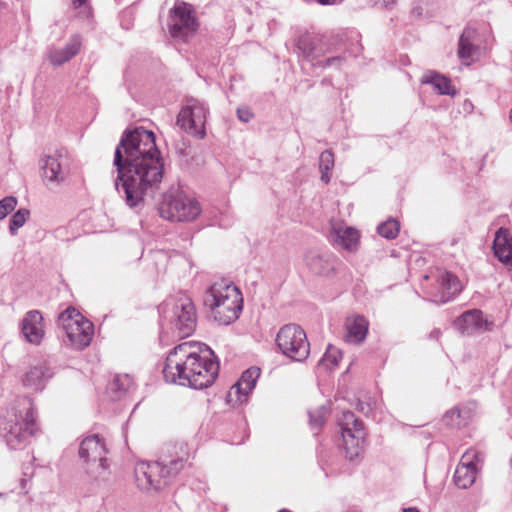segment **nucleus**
Returning a JSON list of instances; mask_svg holds the SVG:
<instances>
[{
  "label": "nucleus",
  "mask_w": 512,
  "mask_h": 512,
  "mask_svg": "<svg viewBox=\"0 0 512 512\" xmlns=\"http://www.w3.org/2000/svg\"><path fill=\"white\" fill-rule=\"evenodd\" d=\"M17 203L18 200L15 196H6L0 200V221L16 208Z\"/></svg>",
  "instance_id": "nucleus-36"
},
{
  "label": "nucleus",
  "mask_w": 512,
  "mask_h": 512,
  "mask_svg": "<svg viewBox=\"0 0 512 512\" xmlns=\"http://www.w3.org/2000/svg\"><path fill=\"white\" fill-rule=\"evenodd\" d=\"M211 317L220 325H229L239 318L243 297L237 286L226 280L213 283L203 297Z\"/></svg>",
  "instance_id": "nucleus-3"
},
{
  "label": "nucleus",
  "mask_w": 512,
  "mask_h": 512,
  "mask_svg": "<svg viewBox=\"0 0 512 512\" xmlns=\"http://www.w3.org/2000/svg\"><path fill=\"white\" fill-rule=\"evenodd\" d=\"M219 369L218 357L208 345L190 341L169 352L163 375L167 382L201 390L215 382Z\"/></svg>",
  "instance_id": "nucleus-2"
},
{
  "label": "nucleus",
  "mask_w": 512,
  "mask_h": 512,
  "mask_svg": "<svg viewBox=\"0 0 512 512\" xmlns=\"http://www.w3.org/2000/svg\"><path fill=\"white\" fill-rule=\"evenodd\" d=\"M260 369L258 367H250L245 370L240 379L231 387V391L235 390V393L240 397H247L254 389L257 379L260 376ZM231 395V393H229Z\"/></svg>",
  "instance_id": "nucleus-25"
},
{
  "label": "nucleus",
  "mask_w": 512,
  "mask_h": 512,
  "mask_svg": "<svg viewBox=\"0 0 512 512\" xmlns=\"http://www.w3.org/2000/svg\"><path fill=\"white\" fill-rule=\"evenodd\" d=\"M338 425L343 441L345 458L354 465L361 461L366 442V431L363 421L351 411H343L338 418Z\"/></svg>",
  "instance_id": "nucleus-7"
},
{
  "label": "nucleus",
  "mask_w": 512,
  "mask_h": 512,
  "mask_svg": "<svg viewBox=\"0 0 512 512\" xmlns=\"http://www.w3.org/2000/svg\"><path fill=\"white\" fill-rule=\"evenodd\" d=\"M81 41L78 35L73 36L65 45L64 49L73 58L80 50Z\"/></svg>",
  "instance_id": "nucleus-42"
},
{
  "label": "nucleus",
  "mask_w": 512,
  "mask_h": 512,
  "mask_svg": "<svg viewBox=\"0 0 512 512\" xmlns=\"http://www.w3.org/2000/svg\"><path fill=\"white\" fill-rule=\"evenodd\" d=\"M440 334H441V331L439 329H434L433 331H431L429 337L431 339H438Z\"/></svg>",
  "instance_id": "nucleus-46"
},
{
  "label": "nucleus",
  "mask_w": 512,
  "mask_h": 512,
  "mask_svg": "<svg viewBox=\"0 0 512 512\" xmlns=\"http://www.w3.org/2000/svg\"><path fill=\"white\" fill-rule=\"evenodd\" d=\"M421 83L432 85L441 95L454 96L457 93L456 89L451 84L450 78L435 71L426 73L422 77Z\"/></svg>",
  "instance_id": "nucleus-26"
},
{
  "label": "nucleus",
  "mask_w": 512,
  "mask_h": 512,
  "mask_svg": "<svg viewBox=\"0 0 512 512\" xmlns=\"http://www.w3.org/2000/svg\"><path fill=\"white\" fill-rule=\"evenodd\" d=\"M71 2L75 9H81L80 13L83 17L89 18L91 16V8L88 4V0H71Z\"/></svg>",
  "instance_id": "nucleus-43"
},
{
  "label": "nucleus",
  "mask_w": 512,
  "mask_h": 512,
  "mask_svg": "<svg viewBox=\"0 0 512 512\" xmlns=\"http://www.w3.org/2000/svg\"><path fill=\"white\" fill-rule=\"evenodd\" d=\"M278 350L293 361L302 362L310 354V344L305 331L297 324H286L276 335Z\"/></svg>",
  "instance_id": "nucleus-9"
},
{
  "label": "nucleus",
  "mask_w": 512,
  "mask_h": 512,
  "mask_svg": "<svg viewBox=\"0 0 512 512\" xmlns=\"http://www.w3.org/2000/svg\"><path fill=\"white\" fill-rule=\"evenodd\" d=\"M328 82H329V81H328V79H326V78L322 80V83H323V84H328Z\"/></svg>",
  "instance_id": "nucleus-51"
},
{
  "label": "nucleus",
  "mask_w": 512,
  "mask_h": 512,
  "mask_svg": "<svg viewBox=\"0 0 512 512\" xmlns=\"http://www.w3.org/2000/svg\"><path fill=\"white\" fill-rule=\"evenodd\" d=\"M342 358V352L335 346L329 344L325 354L319 360L318 365L326 369H334Z\"/></svg>",
  "instance_id": "nucleus-31"
},
{
  "label": "nucleus",
  "mask_w": 512,
  "mask_h": 512,
  "mask_svg": "<svg viewBox=\"0 0 512 512\" xmlns=\"http://www.w3.org/2000/svg\"><path fill=\"white\" fill-rule=\"evenodd\" d=\"M334 167V154L331 150L323 151L319 156V171L321 173V181L328 184L331 180L329 172Z\"/></svg>",
  "instance_id": "nucleus-30"
},
{
  "label": "nucleus",
  "mask_w": 512,
  "mask_h": 512,
  "mask_svg": "<svg viewBox=\"0 0 512 512\" xmlns=\"http://www.w3.org/2000/svg\"><path fill=\"white\" fill-rule=\"evenodd\" d=\"M54 370L47 360L38 361L22 376L21 381L26 388L41 391L53 377Z\"/></svg>",
  "instance_id": "nucleus-18"
},
{
  "label": "nucleus",
  "mask_w": 512,
  "mask_h": 512,
  "mask_svg": "<svg viewBox=\"0 0 512 512\" xmlns=\"http://www.w3.org/2000/svg\"><path fill=\"white\" fill-rule=\"evenodd\" d=\"M179 153H180V154H182V155H187V154L185 153V150H184V149L179 150Z\"/></svg>",
  "instance_id": "nucleus-49"
},
{
  "label": "nucleus",
  "mask_w": 512,
  "mask_h": 512,
  "mask_svg": "<svg viewBox=\"0 0 512 512\" xmlns=\"http://www.w3.org/2000/svg\"><path fill=\"white\" fill-rule=\"evenodd\" d=\"M134 382L128 374L116 375L108 385V391L114 400L121 399L131 390Z\"/></svg>",
  "instance_id": "nucleus-29"
},
{
  "label": "nucleus",
  "mask_w": 512,
  "mask_h": 512,
  "mask_svg": "<svg viewBox=\"0 0 512 512\" xmlns=\"http://www.w3.org/2000/svg\"><path fill=\"white\" fill-rule=\"evenodd\" d=\"M461 417V411L459 409H451L447 411L443 417V421L447 426L459 427L461 425L459 418Z\"/></svg>",
  "instance_id": "nucleus-40"
},
{
  "label": "nucleus",
  "mask_w": 512,
  "mask_h": 512,
  "mask_svg": "<svg viewBox=\"0 0 512 512\" xmlns=\"http://www.w3.org/2000/svg\"><path fill=\"white\" fill-rule=\"evenodd\" d=\"M493 251L495 257L501 263L512 268V237H510L507 230L500 228L495 233Z\"/></svg>",
  "instance_id": "nucleus-23"
},
{
  "label": "nucleus",
  "mask_w": 512,
  "mask_h": 512,
  "mask_svg": "<svg viewBox=\"0 0 512 512\" xmlns=\"http://www.w3.org/2000/svg\"><path fill=\"white\" fill-rule=\"evenodd\" d=\"M479 52V41L477 30L465 27L458 41V57L462 61L473 60Z\"/></svg>",
  "instance_id": "nucleus-21"
},
{
  "label": "nucleus",
  "mask_w": 512,
  "mask_h": 512,
  "mask_svg": "<svg viewBox=\"0 0 512 512\" xmlns=\"http://www.w3.org/2000/svg\"><path fill=\"white\" fill-rule=\"evenodd\" d=\"M42 178L45 182L59 184L69 174V158L60 151L41 159Z\"/></svg>",
  "instance_id": "nucleus-14"
},
{
  "label": "nucleus",
  "mask_w": 512,
  "mask_h": 512,
  "mask_svg": "<svg viewBox=\"0 0 512 512\" xmlns=\"http://www.w3.org/2000/svg\"><path fill=\"white\" fill-rule=\"evenodd\" d=\"M113 166L118 194L129 208L142 209L145 196L159 189L164 175V162L155 134L144 127L126 129L116 146Z\"/></svg>",
  "instance_id": "nucleus-1"
},
{
  "label": "nucleus",
  "mask_w": 512,
  "mask_h": 512,
  "mask_svg": "<svg viewBox=\"0 0 512 512\" xmlns=\"http://www.w3.org/2000/svg\"><path fill=\"white\" fill-rule=\"evenodd\" d=\"M483 460V455L477 451H467L463 454L461 462L454 472V483L458 488L467 489L475 482L477 467L476 463Z\"/></svg>",
  "instance_id": "nucleus-15"
},
{
  "label": "nucleus",
  "mask_w": 512,
  "mask_h": 512,
  "mask_svg": "<svg viewBox=\"0 0 512 512\" xmlns=\"http://www.w3.org/2000/svg\"><path fill=\"white\" fill-rule=\"evenodd\" d=\"M304 261L311 273L323 277L333 276L340 264L338 258L329 251L311 250L305 255Z\"/></svg>",
  "instance_id": "nucleus-16"
},
{
  "label": "nucleus",
  "mask_w": 512,
  "mask_h": 512,
  "mask_svg": "<svg viewBox=\"0 0 512 512\" xmlns=\"http://www.w3.org/2000/svg\"><path fill=\"white\" fill-rule=\"evenodd\" d=\"M78 454L83 461L84 472L90 480L96 482L107 480L110 471L104 438L99 434L87 436L81 441Z\"/></svg>",
  "instance_id": "nucleus-6"
},
{
  "label": "nucleus",
  "mask_w": 512,
  "mask_h": 512,
  "mask_svg": "<svg viewBox=\"0 0 512 512\" xmlns=\"http://www.w3.org/2000/svg\"><path fill=\"white\" fill-rule=\"evenodd\" d=\"M81 317L83 316L74 307H68L58 316L57 324L66 328L73 324L75 320L81 319Z\"/></svg>",
  "instance_id": "nucleus-35"
},
{
  "label": "nucleus",
  "mask_w": 512,
  "mask_h": 512,
  "mask_svg": "<svg viewBox=\"0 0 512 512\" xmlns=\"http://www.w3.org/2000/svg\"><path fill=\"white\" fill-rule=\"evenodd\" d=\"M345 62L346 57L344 55H332L331 53L321 58L320 61L316 63V68L322 70L328 67L340 69Z\"/></svg>",
  "instance_id": "nucleus-34"
},
{
  "label": "nucleus",
  "mask_w": 512,
  "mask_h": 512,
  "mask_svg": "<svg viewBox=\"0 0 512 512\" xmlns=\"http://www.w3.org/2000/svg\"><path fill=\"white\" fill-rule=\"evenodd\" d=\"M208 108L196 99L188 100V104L181 109L177 116V125L185 132L203 139L206 136V118Z\"/></svg>",
  "instance_id": "nucleus-11"
},
{
  "label": "nucleus",
  "mask_w": 512,
  "mask_h": 512,
  "mask_svg": "<svg viewBox=\"0 0 512 512\" xmlns=\"http://www.w3.org/2000/svg\"><path fill=\"white\" fill-rule=\"evenodd\" d=\"M330 237L334 245L352 252L358 247L360 234L353 227H345L333 229Z\"/></svg>",
  "instance_id": "nucleus-24"
},
{
  "label": "nucleus",
  "mask_w": 512,
  "mask_h": 512,
  "mask_svg": "<svg viewBox=\"0 0 512 512\" xmlns=\"http://www.w3.org/2000/svg\"><path fill=\"white\" fill-rule=\"evenodd\" d=\"M278 512H291V511H290V510H288V509H281V510H279Z\"/></svg>",
  "instance_id": "nucleus-50"
},
{
  "label": "nucleus",
  "mask_w": 512,
  "mask_h": 512,
  "mask_svg": "<svg viewBox=\"0 0 512 512\" xmlns=\"http://www.w3.org/2000/svg\"><path fill=\"white\" fill-rule=\"evenodd\" d=\"M26 482H27V480L22 479V481H21V486H22V488H23V489H24V488H25V486H26Z\"/></svg>",
  "instance_id": "nucleus-48"
},
{
  "label": "nucleus",
  "mask_w": 512,
  "mask_h": 512,
  "mask_svg": "<svg viewBox=\"0 0 512 512\" xmlns=\"http://www.w3.org/2000/svg\"><path fill=\"white\" fill-rule=\"evenodd\" d=\"M159 456H170V459L181 460L182 463L188 464L190 458L188 444L183 441L166 443L161 448Z\"/></svg>",
  "instance_id": "nucleus-28"
},
{
  "label": "nucleus",
  "mask_w": 512,
  "mask_h": 512,
  "mask_svg": "<svg viewBox=\"0 0 512 512\" xmlns=\"http://www.w3.org/2000/svg\"><path fill=\"white\" fill-rule=\"evenodd\" d=\"M377 407V400L373 397H367L366 400L358 399L356 409L366 416H369Z\"/></svg>",
  "instance_id": "nucleus-39"
},
{
  "label": "nucleus",
  "mask_w": 512,
  "mask_h": 512,
  "mask_svg": "<svg viewBox=\"0 0 512 512\" xmlns=\"http://www.w3.org/2000/svg\"><path fill=\"white\" fill-rule=\"evenodd\" d=\"M33 435V430L25 429L16 414L0 418V436L5 440L9 449L22 448L27 439Z\"/></svg>",
  "instance_id": "nucleus-13"
},
{
  "label": "nucleus",
  "mask_w": 512,
  "mask_h": 512,
  "mask_svg": "<svg viewBox=\"0 0 512 512\" xmlns=\"http://www.w3.org/2000/svg\"><path fill=\"white\" fill-rule=\"evenodd\" d=\"M368 326V321L364 316L357 315L348 318L346 322L347 338L355 343H361L366 338Z\"/></svg>",
  "instance_id": "nucleus-27"
},
{
  "label": "nucleus",
  "mask_w": 512,
  "mask_h": 512,
  "mask_svg": "<svg viewBox=\"0 0 512 512\" xmlns=\"http://www.w3.org/2000/svg\"><path fill=\"white\" fill-rule=\"evenodd\" d=\"M253 113L247 106L239 107L237 109V117L240 121L248 123L253 118Z\"/></svg>",
  "instance_id": "nucleus-44"
},
{
  "label": "nucleus",
  "mask_w": 512,
  "mask_h": 512,
  "mask_svg": "<svg viewBox=\"0 0 512 512\" xmlns=\"http://www.w3.org/2000/svg\"><path fill=\"white\" fill-rule=\"evenodd\" d=\"M376 4H380L384 7H389L395 3V0H375Z\"/></svg>",
  "instance_id": "nucleus-45"
},
{
  "label": "nucleus",
  "mask_w": 512,
  "mask_h": 512,
  "mask_svg": "<svg viewBox=\"0 0 512 512\" xmlns=\"http://www.w3.org/2000/svg\"><path fill=\"white\" fill-rule=\"evenodd\" d=\"M327 409L324 406L319 407L315 411L309 412V423L312 429H319L323 426L325 413Z\"/></svg>",
  "instance_id": "nucleus-37"
},
{
  "label": "nucleus",
  "mask_w": 512,
  "mask_h": 512,
  "mask_svg": "<svg viewBox=\"0 0 512 512\" xmlns=\"http://www.w3.org/2000/svg\"><path fill=\"white\" fill-rule=\"evenodd\" d=\"M30 217V210L27 208H20L12 214L9 220V233L15 236L18 230L26 223Z\"/></svg>",
  "instance_id": "nucleus-32"
},
{
  "label": "nucleus",
  "mask_w": 512,
  "mask_h": 512,
  "mask_svg": "<svg viewBox=\"0 0 512 512\" xmlns=\"http://www.w3.org/2000/svg\"><path fill=\"white\" fill-rule=\"evenodd\" d=\"M439 285L440 296L434 299V302L447 303L454 299V297L461 291V284L459 279L451 272L444 271L437 277Z\"/></svg>",
  "instance_id": "nucleus-22"
},
{
  "label": "nucleus",
  "mask_w": 512,
  "mask_h": 512,
  "mask_svg": "<svg viewBox=\"0 0 512 512\" xmlns=\"http://www.w3.org/2000/svg\"><path fill=\"white\" fill-rule=\"evenodd\" d=\"M295 52L299 62H307L312 68L321 58L333 53L323 37L311 33L300 35L295 41Z\"/></svg>",
  "instance_id": "nucleus-12"
},
{
  "label": "nucleus",
  "mask_w": 512,
  "mask_h": 512,
  "mask_svg": "<svg viewBox=\"0 0 512 512\" xmlns=\"http://www.w3.org/2000/svg\"><path fill=\"white\" fill-rule=\"evenodd\" d=\"M21 333L29 343H41L45 332L43 316L38 310H31L25 314L21 321Z\"/></svg>",
  "instance_id": "nucleus-20"
},
{
  "label": "nucleus",
  "mask_w": 512,
  "mask_h": 512,
  "mask_svg": "<svg viewBox=\"0 0 512 512\" xmlns=\"http://www.w3.org/2000/svg\"><path fill=\"white\" fill-rule=\"evenodd\" d=\"M160 339L167 326L180 338L193 334L197 326L196 308L193 301L185 294L166 300L159 307Z\"/></svg>",
  "instance_id": "nucleus-4"
},
{
  "label": "nucleus",
  "mask_w": 512,
  "mask_h": 512,
  "mask_svg": "<svg viewBox=\"0 0 512 512\" xmlns=\"http://www.w3.org/2000/svg\"><path fill=\"white\" fill-rule=\"evenodd\" d=\"M63 329L75 349L82 350L90 345L94 333V326L91 321L81 317V319L75 320L73 324Z\"/></svg>",
  "instance_id": "nucleus-19"
},
{
  "label": "nucleus",
  "mask_w": 512,
  "mask_h": 512,
  "mask_svg": "<svg viewBox=\"0 0 512 512\" xmlns=\"http://www.w3.org/2000/svg\"><path fill=\"white\" fill-rule=\"evenodd\" d=\"M167 26L168 32L174 40L187 42L199 27L192 5L176 1L169 10Z\"/></svg>",
  "instance_id": "nucleus-10"
},
{
  "label": "nucleus",
  "mask_w": 512,
  "mask_h": 512,
  "mask_svg": "<svg viewBox=\"0 0 512 512\" xmlns=\"http://www.w3.org/2000/svg\"><path fill=\"white\" fill-rule=\"evenodd\" d=\"M400 230V224L395 219H388L385 222H382L377 227V232L380 236L386 238V239H395L399 233Z\"/></svg>",
  "instance_id": "nucleus-33"
},
{
  "label": "nucleus",
  "mask_w": 512,
  "mask_h": 512,
  "mask_svg": "<svg viewBox=\"0 0 512 512\" xmlns=\"http://www.w3.org/2000/svg\"><path fill=\"white\" fill-rule=\"evenodd\" d=\"M2 5V3L0 2V6Z\"/></svg>",
  "instance_id": "nucleus-52"
},
{
  "label": "nucleus",
  "mask_w": 512,
  "mask_h": 512,
  "mask_svg": "<svg viewBox=\"0 0 512 512\" xmlns=\"http://www.w3.org/2000/svg\"><path fill=\"white\" fill-rule=\"evenodd\" d=\"M20 422L23 423V427L25 429L33 430L35 433V422H36V411L33 407H30L25 414L23 419H20Z\"/></svg>",
  "instance_id": "nucleus-41"
},
{
  "label": "nucleus",
  "mask_w": 512,
  "mask_h": 512,
  "mask_svg": "<svg viewBox=\"0 0 512 512\" xmlns=\"http://www.w3.org/2000/svg\"><path fill=\"white\" fill-rule=\"evenodd\" d=\"M492 325L493 323L485 319L483 312L479 309L468 310L454 321L455 329L464 335L490 330Z\"/></svg>",
  "instance_id": "nucleus-17"
},
{
  "label": "nucleus",
  "mask_w": 512,
  "mask_h": 512,
  "mask_svg": "<svg viewBox=\"0 0 512 512\" xmlns=\"http://www.w3.org/2000/svg\"><path fill=\"white\" fill-rule=\"evenodd\" d=\"M169 457L158 456L156 461L136 464L134 475L139 489L159 491L175 481L187 464Z\"/></svg>",
  "instance_id": "nucleus-5"
},
{
  "label": "nucleus",
  "mask_w": 512,
  "mask_h": 512,
  "mask_svg": "<svg viewBox=\"0 0 512 512\" xmlns=\"http://www.w3.org/2000/svg\"><path fill=\"white\" fill-rule=\"evenodd\" d=\"M402 512H420V510L416 507H408V508H404L402 510Z\"/></svg>",
  "instance_id": "nucleus-47"
},
{
  "label": "nucleus",
  "mask_w": 512,
  "mask_h": 512,
  "mask_svg": "<svg viewBox=\"0 0 512 512\" xmlns=\"http://www.w3.org/2000/svg\"><path fill=\"white\" fill-rule=\"evenodd\" d=\"M160 216L177 222H189L201 213L199 202L181 191L164 193L159 203Z\"/></svg>",
  "instance_id": "nucleus-8"
},
{
  "label": "nucleus",
  "mask_w": 512,
  "mask_h": 512,
  "mask_svg": "<svg viewBox=\"0 0 512 512\" xmlns=\"http://www.w3.org/2000/svg\"><path fill=\"white\" fill-rule=\"evenodd\" d=\"M49 59L53 65L60 66L66 62H68L72 57L68 54V52L63 48L54 49L50 52Z\"/></svg>",
  "instance_id": "nucleus-38"
}]
</instances>
